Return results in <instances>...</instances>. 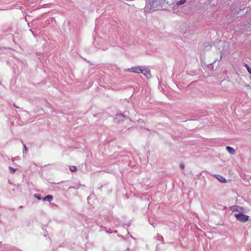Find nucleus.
<instances>
[{"mask_svg":"<svg viewBox=\"0 0 251 251\" xmlns=\"http://www.w3.org/2000/svg\"><path fill=\"white\" fill-rule=\"evenodd\" d=\"M248 72H249L250 74H251V67L249 68V69H248Z\"/></svg>","mask_w":251,"mask_h":251,"instance_id":"13","label":"nucleus"},{"mask_svg":"<svg viewBox=\"0 0 251 251\" xmlns=\"http://www.w3.org/2000/svg\"><path fill=\"white\" fill-rule=\"evenodd\" d=\"M52 199H53V197L51 195H47V196H46L44 198V201H50L52 200Z\"/></svg>","mask_w":251,"mask_h":251,"instance_id":"6","label":"nucleus"},{"mask_svg":"<svg viewBox=\"0 0 251 251\" xmlns=\"http://www.w3.org/2000/svg\"><path fill=\"white\" fill-rule=\"evenodd\" d=\"M9 170H10V172L12 173V174H14L15 173V172H16V169H14L11 167H9Z\"/></svg>","mask_w":251,"mask_h":251,"instance_id":"9","label":"nucleus"},{"mask_svg":"<svg viewBox=\"0 0 251 251\" xmlns=\"http://www.w3.org/2000/svg\"><path fill=\"white\" fill-rule=\"evenodd\" d=\"M141 70V73L143 74L147 78H149L151 77V71L149 68L142 66Z\"/></svg>","mask_w":251,"mask_h":251,"instance_id":"2","label":"nucleus"},{"mask_svg":"<svg viewBox=\"0 0 251 251\" xmlns=\"http://www.w3.org/2000/svg\"><path fill=\"white\" fill-rule=\"evenodd\" d=\"M243 66L246 68L247 70H248V69H249V68H250L249 66L245 63L243 64Z\"/></svg>","mask_w":251,"mask_h":251,"instance_id":"11","label":"nucleus"},{"mask_svg":"<svg viewBox=\"0 0 251 251\" xmlns=\"http://www.w3.org/2000/svg\"><path fill=\"white\" fill-rule=\"evenodd\" d=\"M24 147H25V150H27V148L26 147L25 145H24Z\"/></svg>","mask_w":251,"mask_h":251,"instance_id":"15","label":"nucleus"},{"mask_svg":"<svg viewBox=\"0 0 251 251\" xmlns=\"http://www.w3.org/2000/svg\"><path fill=\"white\" fill-rule=\"evenodd\" d=\"M226 149L227 151L232 155H234L235 153V150L231 147L227 146L226 147Z\"/></svg>","mask_w":251,"mask_h":251,"instance_id":"4","label":"nucleus"},{"mask_svg":"<svg viewBox=\"0 0 251 251\" xmlns=\"http://www.w3.org/2000/svg\"><path fill=\"white\" fill-rule=\"evenodd\" d=\"M35 197L39 200H40V196L39 195L36 194L35 195Z\"/></svg>","mask_w":251,"mask_h":251,"instance_id":"12","label":"nucleus"},{"mask_svg":"<svg viewBox=\"0 0 251 251\" xmlns=\"http://www.w3.org/2000/svg\"><path fill=\"white\" fill-rule=\"evenodd\" d=\"M69 168L71 171L74 172H76L77 170V168L75 166H71Z\"/></svg>","mask_w":251,"mask_h":251,"instance_id":"7","label":"nucleus"},{"mask_svg":"<svg viewBox=\"0 0 251 251\" xmlns=\"http://www.w3.org/2000/svg\"><path fill=\"white\" fill-rule=\"evenodd\" d=\"M120 116L123 117L124 115L122 114H120L119 115Z\"/></svg>","mask_w":251,"mask_h":251,"instance_id":"14","label":"nucleus"},{"mask_svg":"<svg viewBox=\"0 0 251 251\" xmlns=\"http://www.w3.org/2000/svg\"><path fill=\"white\" fill-rule=\"evenodd\" d=\"M234 216L238 221L241 222H245L249 219L248 216L242 213L235 214Z\"/></svg>","mask_w":251,"mask_h":251,"instance_id":"1","label":"nucleus"},{"mask_svg":"<svg viewBox=\"0 0 251 251\" xmlns=\"http://www.w3.org/2000/svg\"><path fill=\"white\" fill-rule=\"evenodd\" d=\"M180 167L182 170L184 169L185 168V165L183 163H181L180 164Z\"/></svg>","mask_w":251,"mask_h":251,"instance_id":"10","label":"nucleus"},{"mask_svg":"<svg viewBox=\"0 0 251 251\" xmlns=\"http://www.w3.org/2000/svg\"><path fill=\"white\" fill-rule=\"evenodd\" d=\"M142 66H135L129 68L127 70V71L135 73L140 74L142 72Z\"/></svg>","mask_w":251,"mask_h":251,"instance_id":"3","label":"nucleus"},{"mask_svg":"<svg viewBox=\"0 0 251 251\" xmlns=\"http://www.w3.org/2000/svg\"><path fill=\"white\" fill-rule=\"evenodd\" d=\"M186 0H180L177 2V5H182L184 4L186 2Z\"/></svg>","mask_w":251,"mask_h":251,"instance_id":"8","label":"nucleus"},{"mask_svg":"<svg viewBox=\"0 0 251 251\" xmlns=\"http://www.w3.org/2000/svg\"><path fill=\"white\" fill-rule=\"evenodd\" d=\"M216 178L221 182L222 183H226V179L221 176H220V175H218L217 176H216Z\"/></svg>","mask_w":251,"mask_h":251,"instance_id":"5","label":"nucleus"}]
</instances>
